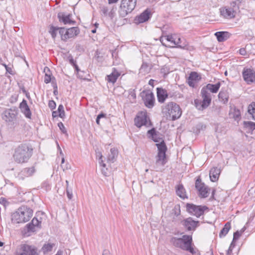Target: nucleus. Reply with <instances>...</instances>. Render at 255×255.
Instances as JSON below:
<instances>
[{
  "label": "nucleus",
  "instance_id": "nucleus-55",
  "mask_svg": "<svg viewBox=\"0 0 255 255\" xmlns=\"http://www.w3.org/2000/svg\"><path fill=\"white\" fill-rule=\"evenodd\" d=\"M129 95H130V96L131 97H132V98L133 99H135V98H136V94L135 93L134 90L130 89L129 90Z\"/></svg>",
  "mask_w": 255,
  "mask_h": 255
},
{
  "label": "nucleus",
  "instance_id": "nucleus-5",
  "mask_svg": "<svg viewBox=\"0 0 255 255\" xmlns=\"http://www.w3.org/2000/svg\"><path fill=\"white\" fill-rule=\"evenodd\" d=\"M186 211L191 215L195 216L197 218H200L209 209L206 206L196 205L192 203H187L186 204Z\"/></svg>",
  "mask_w": 255,
  "mask_h": 255
},
{
  "label": "nucleus",
  "instance_id": "nucleus-33",
  "mask_svg": "<svg viewBox=\"0 0 255 255\" xmlns=\"http://www.w3.org/2000/svg\"><path fill=\"white\" fill-rule=\"evenodd\" d=\"M35 172V169L34 166L25 168L21 171L22 175L26 177L32 176Z\"/></svg>",
  "mask_w": 255,
  "mask_h": 255
},
{
  "label": "nucleus",
  "instance_id": "nucleus-9",
  "mask_svg": "<svg viewBox=\"0 0 255 255\" xmlns=\"http://www.w3.org/2000/svg\"><path fill=\"white\" fill-rule=\"evenodd\" d=\"M18 114V109L16 107L6 109L3 114L2 119L6 122H13Z\"/></svg>",
  "mask_w": 255,
  "mask_h": 255
},
{
  "label": "nucleus",
  "instance_id": "nucleus-62",
  "mask_svg": "<svg viewBox=\"0 0 255 255\" xmlns=\"http://www.w3.org/2000/svg\"><path fill=\"white\" fill-rule=\"evenodd\" d=\"M58 114H59V113H58V111H53L52 112V115L53 117L55 118V117H58Z\"/></svg>",
  "mask_w": 255,
  "mask_h": 255
},
{
  "label": "nucleus",
  "instance_id": "nucleus-40",
  "mask_svg": "<svg viewBox=\"0 0 255 255\" xmlns=\"http://www.w3.org/2000/svg\"><path fill=\"white\" fill-rule=\"evenodd\" d=\"M55 246L54 244L48 243L44 244L42 247V250L44 253H48L52 250L53 247Z\"/></svg>",
  "mask_w": 255,
  "mask_h": 255
},
{
  "label": "nucleus",
  "instance_id": "nucleus-35",
  "mask_svg": "<svg viewBox=\"0 0 255 255\" xmlns=\"http://www.w3.org/2000/svg\"><path fill=\"white\" fill-rule=\"evenodd\" d=\"M118 150L115 148H112L110 149V153H109L108 159V160L114 162L118 155Z\"/></svg>",
  "mask_w": 255,
  "mask_h": 255
},
{
  "label": "nucleus",
  "instance_id": "nucleus-58",
  "mask_svg": "<svg viewBox=\"0 0 255 255\" xmlns=\"http://www.w3.org/2000/svg\"><path fill=\"white\" fill-rule=\"evenodd\" d=\"M101 11L103 14L106 15L109 11V9L107 7L104 6L102 8Z\"/></svg>",
  "mask_w": 255,
  "mask_h": 255
},
{
  "label": "nucleus",
  "instance_id": "nucleus-19",
  "mask_svg": "<svg viewBox=\"0 0 255 255\" xmlns=\"http://www.w3.org/2000/svg\"><path fill=\"white\" fill-rule=\"evenodd\" d=\"M201 93L203 98L201 106L203 109H205L208 107L211 103V95L205 88L202 89Z\"/></svg>",
  "mask_w": 255,
  "mask_h": 255
},
{
  "label": "nucleus",
  "instance_id": "nucleus-53",
  "mask_svg": "<svg viewBox=\"0 0 255 255\" xmlns=\"http://www.w3.org/2000/svg\"><path fill=\"white\" fill-rule=\"evenodd\" d=\"M0 204L3 205L4 207H6L8 203L4 198L1 197L0 198Z\"/></svg>",
  "mask_w": 255,
  "mask_h": 255
},
{
  "label": "nucleus",
  "instance_id": "nucleus-12",
  "mask_svg": "<svg viewBox=\"0 0 255 255\" xmlns=\"http://www.w3.org/2000/svg\"><path fill=\"white\" fill-rule=\"evenodd\" d=\"M134 121L135 125L138 128H140L142 126L148 127L151 125L149 118L145 113H141L140 114L136 116Z\"/></svg>",
  "mask_w": 255,
  "mask_h": 255
},
{
  "label": "nucleus",
  "instance_id": "nucleus-17",
  "mask_svg": "<svg viewBox=\"0 0 255 255\" xmlns=\"http://www.w3.org/2000/svg\"><path fill=\"white\" fill-rule=\"evenodd\" d=\"M18 214L22 215L23 217H25V222L28 221L33 215V210L27 206H22L16 211Z\"/></svg>",
  "mask_w": 255,
  "mask_h": 255
},
{
  "label": "nucleus",
  "instance_id": "nucleus-63",
  "mask_svg": "<svg viewBox=\"0 0 255 255\" xmlns=\"http://www.w3.org/2000/svg\"><path fill=\"white\" fill-rule=\"evenodd\" d=\"M233 248H230V247H229L228 250L227 251V255H231L232 252Z\"/></svg>",
  "mask_w": 255,
  "mask_h": 255
},
{
  "label": "nucleus",
  "instance_id": "nucleus-50",
  "mask_svg": "<svg viewBox=\"0 0 255 255\" xmlns=\"http://www.w3.org/2000/svg\"><path fill=\"white\" fill-rule=\"evenodd\" d=\"M58 126L59 128L61 131L65 133H66L67 131L66 130V128L63 125V124L62 122H60L58 124Z\"/></svg>",
  "mask_w": 255,
  "mask_h": 255
},
{
  "label": "nucleus",
  "instance_id": "nucleus-56",
  "mask_svg": "<svg viewBox=\"0 0 255 255\" xmlns=\"http://www.w3.org/2000/svg\"><path fill=\"white\" fill-rule=\"evenodd\" d=\"M239 53L240 55L245 56L247 54L246 49L245 48H241L239 50Z\"/></svg>",
  "mask_w": 255,
  "mask_h": 255
},
{
  "label": "nucleus",
  "instance_id": "nucleus-3",
  "mask_svg": "<svg viewBox=\"0 0 255 255\" xmlns=\"http://www.w3.org/2000/svg\"><path fill=\"white\" fill-rule=\"evenodd\" d=\"M155 145L158 149V153L154 168L156 171H158V166L159 165L164 166L166 163V152L167 148L163 140H162L160 143H156Z\"/></svg>",
  "mask_w": 255,
  "mask_h": 255
},
{
  "label": "nucleus",
  "instance_id": "nucleus-13",
  "mask_svg": "<svg viewBox=\"0 0 255 255\" xmlns=\"http://www.w3.org/2000/svg\"><path fill=\"white\" fill-rule=\"evenodd\" d=\"M244 80L248 85L255 83V71L250 68H244L242 72Z\"/></svg>",
  "mask_w": 255,
  "mask_h": 255
},
{
  "label": "nucleus",
  "instance_id": "nucleus-27",
  "mask_svg": "<svg viewBox=\"0 0 255 255\" xmlns=\"http://www.w3.org/2000/svg\"><path fill=\"white\" fill-rule=\"evenodd\" d=\"M44 72L45 73L44 81L46 84L50 83L52 80H55V78L52 76V75L48 67H45L44 68Z\"/></svg>",
  "mask_w": 255,
  "mask_h": 255
},
{
  "label": "nucleus",
  "instance_id": "nucleus-43",
  "mask_svg": "<svg viewBox=\"0 0 255 255\" xmlns=\"http://www.w3.org/2000/svg\"><path fill=\"white\" fill-rule=\"evenodd\" d=\"M57 111L59 113V114H58L59 117L62 118L65 116V112L64 110V107L62 104L59 105Z\"/></svg>",
  "mask_w": 255,
  "mask_h": 255
},
{
  "label": "nucleus",
  "instance_id": "nucleus-42",
  "mask_svg": "<svg viewBox=\"0 0 255 255\" xmlns=\"http://www.w3.org/2000/svg\"><path fill=\"white\" fill-rule=\"evenodd\" d=\"M172 213L174 214L176 217H178L181 214L180 206L179 205H176L174 208L172 209Z\"/></svg>",
  "mask_w": 255,
  "mask_h": 255
},
{
  "label": "nucleus",
  "instance_id": "nucleus-18",
  "mask_svg": "<svg viewBox=\"0 0 255 255\" xmlns=\"http://www.w3.org/2000/svg\"><path fill=\"white\" fill-rule=\"evenodd\" d=\"M71 14H66L62 12H59L57 14V17L60 22H62L64 24L74 25L76 22L71 19Z\"/></svg>",
  "mask_w": 255,
  "mask_h": 255
},
{
  "label": "nucleus",
  "instance_id": "nucleus-10",
  "mask_svg": "<svg viewBox=\"0 0 255 255\" xmlns=\"http://www.w3.org/2000/svg\"><path fill=\"white\" fill-rule=\"evenodd\" d=\"M20 253H17L15 255H38L37 248L32 245L22 244L20 246Z\"/></svg>",
  "mask_w": 255,
  "mask_h": 255
},
{
  "label": "nucleus",
  "instance_id": "nucleus-39",
  "mask_svg": "<svg viewBox=\"0 0 255 255\" xmlns=\"http://www.w3.org/2000/svg\"><path fill=\"white\" fill-rule=\"evenodd\" d=\"M244 128L249 130L255 129V123L251 121H245L243 123Z\"/></svg>",
  "mask_w": 255,
  "mask_h": 255
},
{
  "label": "nucleus",
  "instance_id": "nucleus-52",
  "mask_svg": "<svg viewBox=\"0 0 255 255\" xmlns=\"http://www.w3.org/2000/svg\"><path fill=\"white\" fill-rule=\"evenodd\" d=\"M48 106L51 109L53 110L56 107V103L54 101L50 100L49 101Z\"/></svg>",
  "mask_w": 255,
  "mask_h": 255
},
{
  "label": "nucleus",
  "instance_id": "nucleus-22",
  "mask_svg": "<svg viewBox=\"0 0 255 255\" xmlns=\"http://www.w3.org/2000/svg\"><path fill=\"white\" fill-rule=\"evenodd\" d=\"M156 91L158 102L160 103H163L166 99L168 97L167 91L162 88L158 87L156 88Z\"/></svg>",
  "mask_w": 255,
  "mask_h": 255
},
{
  "label": "nucleus",
  "instance_id": "nucleus-57",
  "mask_svg": "<svg viewBox=\"0 0 255 255\" xmlns=\"http://www.w3.org/2000/svg\"><path fill=\"white\" fill-rule=\"evenodd\" d=\"M99 164L101 166L103 167V168H105L106 167V165L105 163L103 162V161L102 160V155L101 156L100 158H99Z\"/></svg>",
  "mask_w": 255,
  "mask_h": 255
},
{
  "label": "nucleus",
  "instance_id": "nucleus-38",
  "mask_svg": "<svg viewBox=\"0 0 255 255\" xmlns=\"http://www.w3.org/2000/svg\"><path fill=\"white\" fill-rule=\"evenodd\" d=\"M61 27H58L56 26H54L53 25H50L49 27V32L50 33L53 39H55L57 35V31L59 32V30Z\"/></svg>",
  "mask_w": 255,
  "mask_h": 255
},
{
  "label": "nucleus",
  "instance_id": "nucleus-4",
  "mask_svg": "<svg viewBox=\"0 0 255 255\" xmlns=\"http://www.w3.org/2000/svg\"><path fill=\"white\" fill-rule=\"evenodd\" d=\"M136 0H122L119 13L120 17H125L134 9Z\"/></svg>",
  "mask_w": 255,
  "mask_h": 255
},
{
  "label": "nucleus",
  "instance_id": "nucleus-23",
  "mask_svg": "<svg viewBox=\"0 0 255 255\" xmlns=\"http://www.w3.org/2000/svg\"><path fill=\"white\" fill-rule=\"evenodd\" d=\"M219 42H223L227 40L231 35V34L227 31H218L215 33Z\"/></svg>",
  "mask_w": 255,
  "mask_h": 255
},
{
  "label": "nucleus",
  "instance_id": "nucleus-31",
  "mask_svg": "<svg viewBox=\"0 0 255 255\" xmlns=\"http://www.w3.org/2000/svg\"><path fill=\"white\" fill-rule=\"evenodd\" d=\"M165 39L166 40L170 42L171 43L174 45H178V42H176V38L175 37V36H173L171 35H168L165 36H162L160 38V41L162 43L163 45H164L163 43V39Z\"/></svg>",
  "mask_w": 255,
  "mask_h": 255
},
{
  "label": "nucleus",
  "instance_id": "nucleus-32",
  "mask_svg": "<svg viewBox=\"0 0 255 255\" xmlns=\"http://www.w3.org/2000/svg\"><path fill=\"white\" fill-rule=\"evenodd\" d=\"M176 192L177 195L181 198L183 199L187 198V196H186L185 194V190L182 185L181 184L177 186Z\"/></svg>",
  "mask_w": 255,
  "mask_h": 255
},
{
  "label": "nucleus",
  "instance_id": "nucleus-48",
  "mask_svg": "<svg viewBox=\"0 0 255 255\" xmlns=\"http://www.w3.org/2000/svg\"><path fill=\"white\" fill-rule=\"evenodd\" d=\"M233 117L235 119H237L240 118L241 117V113L239 109L236 108L234 109V112L233 114Z\"/></svg>",
  "mask_w": 255,
  "mask_h": 255
},
{
  "label": "nucleus",
  "instance_id": "nucleus-24",
  "mask_svg": "<svg viewBox=\"0 0 255 255\" xmlns=\"http://www.w3.org/2000/svg\"><path fill=\"white\" fill-rule=\"evenodd\" d=\"M221 170L217 167H213L210 170V178L212 182H215L218 180Z\"/></svg>",
  "mask_w": 255,
  "mask_h": 255
},
{
  "label": "nucleus",
  "instance_id": "nucleus-46",
  "mask_svg": "<svg viewBox=\"0 0 255 255\" xmlns=\"http://www.w3.org/2000/svg\"><path fill=\"white\" fill-rule=\"evenodd\" d=\"M195 128L196 129V132H199L201 130H204L206 128V126L202 123L197 124Z\"/></svg>",
  "mask_w": 255,
  "mask_h": 255
},
{
  "label": "nucleus",
  "instance_id": "nucleus-34",
  "mask_svg": "<svg viewBox=\"0 0 255 255\" xmlns=\"http://www.w3.org/2000/svg\"><path fill=\"white\" fill-rule=\"evenodd\" d=\"M231 223L230 222H227L225 225L224 228L221 230L219 233L220 238L225 237L229 232V230L231 229Z\"/></svg>",
  "mask_w": 255,
  "mask_h": 255
},
{
  "label": "nucleus",
  "instance_id": "nucleus-11",
  "mask_svg": "<svg viewBox=\"0 0 255 255\" xmlns=\"http://www.w3.org/2000/svg\"><path fill=\"white\" fill-rule=\"evenodd\" d=\"M195 188L198 191L199 194L202 198H206L209 196L210 189L202 182L200 177L196 180Z\"/></svg>",
  "mask_w": 255,
  "mask_h": 255
},
{
  "label": "nucleus",
  "instance_id": "nucleus-37",
  "mask_svg": "<svg viewBox=\"0 0 255 255\" xmlns=\"http://www.w3.org/2000/svg\"><path fill=\"white\" fill-rule=\"evenodd\" d=\"M248 112L252 116L254 120H255V102H252L248 108Z\"/></svg>",
  "mask_w": 255,
  "mask_h": 255
},
{
  "label": "nucleus",
  "instance_id": "nucleus-26",
  "mask_svg": "<svg viewBox=\"0 0 255 255\" xmlns=\"http://www.w3.org/2000/svg\"><path fill=\"white\" fill-rule=\"evenodd\" d=\"M120 76V73L115 69H114L113 71L111 74L108 75L106 78V79L110 83H112L114 84L118 79V78Z\"/></svg>",
  "mask_w": 255,
  "mask_h": 255
},
{
  "label": "nucleus",
  "instance_id": "nucleus-7",
  "mask_svg": "<svg viewBox=\"0 0 255 255\" xmlns=\"http://www.w3.org/2000/svg\"><path fill=\"white\" fill-rule=\"evenodd\" d=\"M180 223L185 230L188 232L195 231L200 225L199 221H195L191 217L182 220Z\"/></svg>",
  "mask_w": 255,
  "mask_h": 255
},
{
  "label": "nucleus",
  "instance_id": "nucleus-2",
  "mask_svg": "<svg viewBox=\"0 0 255 255\" xmlns=\"http://www.w3.org/2000/svg\"><path fill=\"white\" fill-rule=\"evenodd\" d=\"M162 112L167 119L171 118L172 121L179 119L182 115L180 106L174 102H169L162 107Z\"/></svg>",
  "mask_w": 255,
  "mask_h": 255
},
{
  "label": "nucleus",
  "instance_id": "nucleus-21",
  "mask_svg": "<svg viewBox=\"0 0 255 255\" xmlns=\"http://www.w3.org/2000/svg\"><path fill=\"white\" fill-rule=\"evenodd\" d=\"M19 107L21 113L24 114L26 118L30 119L31 118V112L25 99H23L20 103Z\"/></svg>",
  "mask_w": 255,
  "mask_h": 255
},
{
  "label": "nucleus",
  "instance_id": "nucleus-41",
  "mask_svg": "<svg viewBox=\"0 0 255 255\" xmlns=\"http://www.w3.org/2000/svg\"><path fill=\"white\" fill-rule=\"evenodd\" d=\"M35 227L32 224L31 222L27 224L25 228V233L34 232L35 231Z\"/></svg>",
  "mask_w": 255,
  "mask_h": 255
},
{
  "label": "nucleus",
  "instance_id": "nucleus-6",
  "mask_svg": "<svg viewBox=\"0 0 255 255\" xmlns=\"http://www.w3.org/2000/svg\"><path fill=\"white\" fill-rule=\"evenodd\" d=\"M80 33V29L78 27H72L68 29L61 27L59 30L61 40L66 41L68 39L75 38Z\"/></svg>",
  "mask_w": 255,
  "mask_h": 255
},
{
  "label": "nucleus",
  "instance_id": "nucleus-29",
  "mask_svg": "<svg viewBox=\"0 0 255 255\" xmlns=\"http://www.w3.org/2000/svg\"><path fill=\"white\" fill-rule=\"evenodd\" d=\"M25 217H23L22 215L18 214L16 211L12 215V221L16 223H25Z\"/></svg>",
  "mask_w": 255,
  "mask_h": 255
},
{
  "label": "nucleus",
  "instance_id": "nucleus-25",
  "mask_svg": "<svg viewBox=\"0 0 255 255\" xmlns=\"http://www.w3.org/2000/svg\"><path fill=\"white\" fill-rule=\"evenodd\" d=\"M147 133L151 136V139L155 142L160 143L162 141V138L159 136L158 132H157L154 128L148 130Z\"/></svg>",
  "mask_w": 255,
  "mask_h": 255
},
{
  "label": "nucleus",
  "instance_id": "nucleus-1",
  "mask_svg": "<svg viewBox=\"0 0 255 255\" xmlns=\"http://www.w3.org/2000/svg\"><path fill=\"white\" fill-rule=\"evenodd\" d=\"M32 145L27 143H24L18 145L14 150L13 158L17 163H24L28 162L33 154Z\"/></svg>",
  "mask_w": 255,
  "mask_h": 255
},
{
  "label": "nucleus",
  "instance_id": "nucleus-59",
  "mask_svg": "<svg viewBox=\"0 0 255 255\" xmlns=\"http://www.w3.org/2000/svg\"><path fill=\"white\" fill-rule=\"evenodd\" d=\"M102 173L106 176H108V172H107V170H108V169L105 167V168H102Z\"/></svg>",
  "mask_w": 255,
  "mask_h": 255
},
{
  "label": "nucleus",
  "instance_id": "nucleus-47",
  "mask_svg": "<svg viewBox=\"0 0 255 255\" xmlns=\"http://www.w3.org/2000/svg\"><path fill=\"white\" fill-rule=\"evenodd\" d=\"M31 223L35 227H39L41 224V221H39L36 218L34 217L31 221Z\"/></svg>",
  "mask_w": 255,
  "mask_h": 255
},
{
  "label": "nucleus",
  "instance_id": "nucleus-8",
  "mask_svg": "<svg viewBox=\"0 0 255 255\" xmlns=\"http://www.w3.org/2000/svg\"><path fill=\"white\" fill-rule=\"evenodd\" d=\"M145 106L149 109L152 108L155 104L154 94L150 91L144 90L140 94Z\"/></svg>",
  "mask_w": 255,
  "mask_h": 255
},
{
  "label": "nucleus",
  "instance_id": "nucleus-15",
  "mask_svg": "<svg viewBox=\"0 0 255 255\" xmlns=\"http://www.w3.org/2000/svg\"><path fill=\"white\" fill-rule=\"evenodd\" d=\"M151 13L149 9H146L144 10L140 15L136 16L134 18V23L138 24L147 21L150 18Z\"/></svg>",
  "mask_w": 255,
  "mask_h": 255
},
{
  "label": "nucleus",
  "instance_id": "nucleus-44",
  "mask_svg": "<svg viewBox=\"0 0 255 255\" xmlns=\"http://www.w3.org/2000/svg\"><path fill=\"white\" fill-rule=\"evenodd\" d=\"M245 229L243 228L241 232H239L238 231H236L234 233V236H233V241H236L238 240L240 236L242 235L243 233L244 232Z\"/></svg>",
  "mask_w": 255,
  "mask_h": 255
},
{
  "label": "nucleus",
  "instance_id": "nucleus-36",
  "mask_svg": "<svg viewBox=\"0 0 255 255\" xmlns=\"http://www.w3.org/2000/svg\"><path fill=\"white\" fill-rule=\"evenodd\" d=\"M241 1L240 0H234L230 2V5H228L232 10H234V12L236 13L239 10L240 4Z\"/></svg>",
  "mask_w": 255,
  "mask_h": 255
},
{
  "label": "nucleus",
  "instance_id": "nucleus-45",
  "mask_svg": "<svg viewBox=\"0 0 255 255\" xmlns=\"http://www.w3.org/2000/svg\"><path fill=\"white\" fill-rule=\"evenodd\" d=\"M73 66L74 67L75 70L77 71V74L78 75V77L81 79L85 80L86 78L85 77V76L84 75H81V73H83V71H82L80 70L77 64Z\"/></svg>",
  "mask_w": 255,
  "mask_h": 255
},
{
  "label": "nucleus",
  "instance_id": "nucleus-61",
  "mask_svg": "<svg viewBox=\"0 0 255 255\" xmlns=\"http://www.w3.org/2000/svg\"><path fill=\"white\" fill-rule=\"evenodd\" d=\"M148 68V65L146 63H143L140 67V70H144V71L146 70V69Z\"/></svg>",
  "mask_w": 255,
  "mask_h": 255
},
{
  "label": "nucleus",
  "instance_id": "nucleus-16",
  "mask_svg": "<svg viewBox=\"0 0 255 255\" xmlns=\"http://www.w3.org/2000/svg\"><path fill=\"white\" fill-rule=\"evenodd\" d=\"M220 15L226 19H231L234 18L237 13L234 12V10H232L228 6L222 7L220 8Z\"/></svg>",
  "mask_w": 255,
  "mask_h": 255
},
{
  "label": "nucleus",
  "instance_id": "nucleus-49",
  "mask_svg": "<svg viewBox=\"0 0 255 255\" xmlns=\"http://www.w3.org/2000/svg\"><path fill=\"white\" fill-rule=\"evenodd\" d=\"M161 73L163 74L164 76L167 75L169 73V69L166 66H163L161 68Z\"/></svg>",
  "mask_w": 255,
  "mask_h": 255
},
{
  "label": "nucleus",
  "instance_id": "nucleus-60",
  "mask_svg": "<svg viewBox=\"0 0 255 255\" xmlns=\"http://www.w3.org/2000/svg\"><path fill=\"white\" fill-rule=\"evenodd\" d=\"M51 81L52 87H53V89H58L57 83L56 82V80H52Z\"/></svg>",
  "mask_w": 255,
  "mask_h": 255
},
{
  "label": "nucleus",
  "instance_id": "nucleus-28",
  "mask_svg": "<svg viewBox=\"0 0 255 255\" xmlns=\"http://www.w3.org/2000/svg\"><path fill=\"white\" fill-rule=\"evenodd\" d=\"M221 86L220 82H218L215 84H208L206 87H204L206 90H209L213 93H216L219 91Z\"/></svg>",
  "mask_w": 255,
  "mask_h": 255
},
{
  "label": "nucleus",
  "instance_id": "nucleus-14",
  "mask_svg": "<svg viewBox=\"0 0 255 255\" xmlns=\"http://www.w3.org/2000/svg\"><path fill=\"white\" fill-rule=\"evenodd\" d=\"M182 241V245H183V250L189 252L194 254L195 252L193 248L192 247V237L191 235H184L182 238H180Z\"/></svg>",
  "mask_w": 255,
  "mask_h": 255
},
{
  "label": "nucleus",
  "instance_id": "nucleus-20",
  "mask_svg": "<svg viewBox=\"0 0 255 255\" xmlns=\"http://www.w3.org/2000/svg\"><path fill=\"white\" fill-rule=\"evenodd\" d=\"M201 79V76L196 72H191L188 78V84L191 87H194L195 84Z\"/></svg>",
  "mask_w": 255,
  "mask_h": 255
},
{
  "label": "nucleus",
  "instance_id": "nucleus-30",
  "mask_svg": "<svg viewBox=\"0 0 255 255\" xmlns=\"http://www.w3.org/2000/svg\"><path fill=\"white\" fill-rule=\"evenodd\" d=\"M181 239L180 238L172 237L170 240V243L177 248H179L183 250V245H182Z\"/></svg>",
  "mask_w": 255,
  "mask_h": 255
},
{
  "label": "nucleus",
  "instance_id": "nucleus-51",
  "mask_svg": "<svg viewBox=\"0 0 255 255\" xmlns=\"http://www.w3.org/2000/svg\"><path fill=\"white\" fill-rule=\"evenodd\" d=\"M1 65L4 67V68L6 70V71L7 72H8V73H9L11 75L13 74L12 70L10 67H8V66L4 63H2V64H1Z\"/></svg>",
  "mask_w": 255,
  "mask_h": 255
},
{
  "label": "nucleus",
  "instance_id": "nucleus-54",
  "mask_svg": "<svg viewBox=\"0 0 255 255\" xmlns=\"http://www.w3.org/2000/svg\"><path fill=\"white\" fill-rule=\"evenodd\" d=\"M66 193L68 198L71 199L72 197V190H69L68 188H66Z\"/></svg>",
  "mask_w": 255,
  "mask_h": 255
},
{
  "label": "nucleus",
  "instance_id": "nucleus-64",
  "mask_svg": "<svg viewBox=\"0 0 255 255\" xmlns=\"http://www.w3.org/2000/svg\"><path fill=\"white\" fill-rule=\"evenodd\" d=\"M103 255H110V254L108 250H104L103 253Z\"/></svg>",
  "mask_w": 255,
  "mask_h": 255
}]
</instances>
